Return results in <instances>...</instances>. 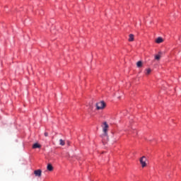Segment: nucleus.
Segmentation results:
<instances>
[{
  "label": "nucleus",
  "mask_w": 181,
  "mask_h": 181,
  "mask_svg": "<svg viewBox=\"0 0 181 181\" xmlns=\"http://www.w3.org/2000/svg\"><path fill=\"white\" fill-rule=\"evenodd\" d=\"M103 134L107 136L108 134V128H110V126H108V124H107V122H103Z\"/></svg>",
  "instance_id": "f257e3e1"
},
{
  "label": "nucleus",
  "mask_w": 181,
  "mask_h": 181,
  "mask_svg": "<svg viewBox=\"0 0 181 181\" xmlns=\"http://www.w3.org/2000/svg\"><path fill=\"white\" fill-rule=\"evenodd\" d=\"M97 110H103L105 108V103L104 101L99 102L96 103Z\"/></svg>",
  "instance_id": "f03ea898"
},
{
  "label": "nucleus",
  "mask_w": 181,
  "mask_h": 181,
  "mask_svg": "<svg viewBox=\"0 0 181 181\" xmlns=\"http://www.w3.org/2000/svg\"><path fill=\"white\" fill-rule=\"evenodd\" d=\"M140 163H141L142 168H145L146 166V157L142 156L140 158Z\"/></svg>",
  "instance_id": "7ed1b4c3"
},
{
  "label": "nucleus",
  "mask_w": 181,
  "mask_h": 181,
  "mask_svg": "<svg viewBox=\"0 0 181 181\" xmlns=\"http://www.w3.org/2000/svg\"><path fill=\"white\" fill-rule=\"evenodd\" d=\"M101 136L103 139V144L105 142H108V141H110V137H108V134H106V136H105V134H102Z\"/></svg>",
  "instance_id": "20e7f679"
},
{
  "label": "nucleus",
  "mask_w": 181,
  "mask_h": 181,
  "mask_svg": "<svg viewBox=\"0 0 181 181\" xmlns=\"http://www.w3.org/2000/svg\"><path fill=\"white\" fill-rule=\"evenodd\" d=\"M34 175L37 177H40L42 176V170H36L34 171Z\"/></svg>",
  "instance_id": "39448f33"
},
{
  "label": "nucleus",
  "mask_w": 181,
  "mask_h": 181,
  "mask_svg": "<svg viewBox=\"0 0 181 181\" xmlns=\"http://www.w3.org/2000/svg\"><path fill=\"white\" fill-rule=\"evenodd\" d=\"M156 43H158V45L160 44V43H163V38H162L161 37H158L156 40Z\"/></svg>",
  "instance_id": "423d86ee"
},
{
  "label": "nucleus",
  "mask_w": 181,
  "mask_h": 181,
  "mask_svg": "<svg viewBox=\"0 0 181 181\" xmlns=\"http://www.w3.org/2000/svg\"><path fill=\"white\" fill-rule=\"evenodd\" d=\"M33 149H36L37 148H42V146H40V144L35 143L33 145Z\"/></svg>",
  "instance_id": "0eeeda50"
},
{
  "label": "nucleus",
  "mask_w": 181,
  "mask_h": 181,
  "mask_svg": "<svg viewBox=\"0 0 181 181\" xmlns=\"http://www.w3.org/2000/svg\"><path fill=\"white\" fill-rule=\"evenodd\" d=\"M47 170H49V172H52V170H53V166L52 165V164H48L47 167Z\"/></svg>",
  "instance_id": "6e6552de"
},
{
  "label": "nucleus",
  "mask_w": 181,
  "mask_h": 181,
  "mask_svg": "<svg viewBox=\"0 0 181 181\" xmlns=\"http://www.w3.org/2000/svg\"><path fill=\"white\" fill-rule=\"evenodd\" d=\"M134 35L133 34H130L129 35V42H134Z\"/></svg>",
  "instance_id": "1a4fd4ad"
},
{
  "label": "nucleus",
  "mask_w": 181,
  "mask_h": 181,
  "mask_svg": "<svg viewBox=\"0 0 181 181\" xmlns=\"http://www.w3.org/2000/svg\"><path fill=\"white\" fill-rule=\"evenodd\" d=\"M151 71H152V69L148 68V69H146V74L148 76V75L151 74Z\"/></svg>",
  "instance_id": "9d476101"
},
{
  "label": "nucleus",
  "mask_w": 181,
  "mask_h": 181,
  "mask_svg": "<svg viewBox=\"0 0 181 181\" xmlns=\"http://www.w3.org/2000/svg\"><path fill=\"white\" fill-rule=\"evenodd\" d=\"M65 142H64V141L63 140V139H60L59 140V145H61L62 146H64V145H65Z\"/></svg>",
  "instance_id": "9b49d317"
},
{
  "label": "nucleus",
  "mask_w": 181,
  "mask_h": 181,
  "mask_svg": "<svg viewBox=\"0 0 181 181\" xmlns=\"http://www.w3.org/2000/svg\"><path fill=\"white\" fill-rule=\"evenodd\" d=\"M155 60H160V54H157L155 56Z\"/></svg>",
  "instance_id": "f8f14e48"
},
{
  "label": "nucleus",
  "mask_w": 181,
  "mask_h": 181,
  "mask_svg": "<svg viewBox=\"0 0 181 181\" xmlns=\"http://www.w3.org/2000/svg\"><path fill=\"white\" fill-rule=\"evenodd\" d=\"M142 66V62H141V61H139V62H137V63H136V66L137 67H141Z\"/></svg>",
  "instance_id": "ddd939ff"
},
{
  "label": "nucleus",
  "mask_w": 181,
  "mask_h": 181,
  "mask_svg": "<svg viewBox=\"0 0 181 181\" xmlns=\"http://www.w3.org/2000/svg\"><path fill=\"white\" fill-rule=\"evenodd\" d=\"M44 135H45V136H49V133L45 132Z\"/></svg>",
  "instance_id": "4468645a"
}]
</instances>
